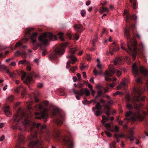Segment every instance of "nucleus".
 I'll return each instance as SVG.
<instances>
[{
	"label": "nucleus",
	"instance_id": "nucleus-52",
	"mask_svg": "<svg viewBox=\"0 0 148 148\" xmlns=\"http://www.w3.org/2000/svg\"><path fill=\"white\" fill-rule=\"evenodd\" d=\"M103 106H104V109H105L107 111H110L108 105H106V106H104L103 105Z\"/></svg>",
	"mask_w": 148,
	"mask_h": 148
},
{
	"label": "nucleus",
	"instance_id": "nucleus-43",
	"mask_svg": "<svg viewBox=\"0 0 148 148\" xmlns=\"http://www.w3.org/2000/svg\"><path fill=\"white\" fill-rule=\"evenodd\" d=\"M116 142L115 141H114L112 142L111 144H110L109 145L110 148H116L115 144Z\"/></svg>",
	"mask_w": 148,
	"mask_h": 148
},
{
	"label": "nucleus",
	"instance_id": "nucleus-19",
	"mask_svg": "<svg viewBox=\"0 0 148 148\" xmlns=\"http://www.w3.org/2000/svg\"><path fill=\"white\" fill-rule=\"evenodd\" d=\"M60 119H56L55 120L54 122L55 123H56L58 125H60L62 124L63 123V121L62 120V116H60Z\"/></svg>",
	"mask_w": 148,
	"mask_h": 148
},
{
	"label": "nucleus",
	"instance_id": "nucleus-56",
	"mask_svg": "<svg viewBox=\"0 0 148 148\" xmlns=\"http://www.w3.org/2000/svg\"><path fill=\"white\" fill-rule=\"evenodd\" d=\"M139 46L143 50H144L145 49V46L142 42H140V43L139 44Z\"/></svg>",
	"mask_w": 148,
	"mask_h": 148
},
{
	"label": "nucleus",
	"instance_id": "nucleus-12",
	"mask_svg": "<svg viewBox=\"0 0 148 148\" xmlns=\"http://www.w3.org/2000/svg\"><path fill=\"white\" fill-rule=\"evenodd\" d=\"M132 70L133 73L134 75L136 76L138 75L139 69L137 66L136 63H134L133 65Z\"/></svg>",
	"mask_w": 148,
	"mask_h": 148
},
{
	"label": "nucleus",
	"instance_id": "nucleus-32",
	"mask_svg": "<svg viewBox=\"0 0 148 148\" xmlns=\"http://www.w3.org/2000/svg\"><path fill=\"white\" fill-rule=\"evenodd\" d=\"M102 118L103 119L101 121V122L103 124H104V123L108 121V117H107L103 116H102Z\"/></svg>",
	"mask_w": 148,
	"mask_h": 148
},
{
	"label": "nucleus",
	"instance_id": "nucleus-62",
	"mask_svg": "<svg viewBox=\"0 0 148 148\" xmlns=\"http://www.w3.org/2000/svg\"><path fill=\"white\" fill-rule=\"evenodd\" d=\"M133 5V7L134 9H135L136 8V3L135 1H134L133 2V3H132Z\"/></svg>",
	"mask_w": 148,
	"mask_h": 148
},
{
	"label": "nucleus",
	"instance_id": "nucleus-64",
	"mask_svg": "<svg viewBox=\"0 0 148 148\" xmlns=\"http://www.w3.org/2000/svg\"><path fill=\"white\" fill-rule=\"evenodd\" d=\"M21 45V43L20 42L18 41L17 42L15 45V47H18L20 46Z\"/></svg>",
	"mask_w": 148,
	"mask_h": 148
},
{
	"label": "nucleus",
	"instance_id": "nucleus-9",
	"mask_svg": "<svg viewBox=\"0 0 148 148\" xmlns=\"http://www.w3.org/2000/svg\"><path fill=\"white\" fill-rule=\"evenodd\" d=\"M64 144L67 145L69 148H73V142L69 139L67 136H65L63 140Z\"/></svg>",
	"mask_w": 148,
	"mask_h": 148
},
{
	"label": "nucleus",
	"instance_id": "nucleus-48",
	"mask_svg": "<svg viewBox=\"0 0 148 148\" xmlns=\"http://www.w3.org/2000/svg\"><path fill=\"white\" fill-rule=\"evenodd\" d=\"M119 127L118 126L116 125L114 127V129H113V130L110 131L111 132L115 131L116 132H118L119 131Z\"/></svg>",
	"mask_w": 148,
	"mask_h": 148
},
{
	"label": "nucleus",
	"instance_id": "nucleus-39",
	"mask_svg": "<svg viewBox=\"0 0 148 148\" xmlns=\"http://www.w3.org/2000/svg\"><path fill=\"white\" fill-rule=\"evenodd\" d=\"M58 35L61 40L62 41L64 40V39L63 38V34L62 33H59Z\"/></svg>",
	"mask_w": 148,
	"mask_h": 148
},
{
	"label": "nucleus",
	"instance_id": "nucleus-49",
	"mask_svg": "<svg viewBox=\"0 0 148 148\" xmlns=\"http://www.w3.org/2000/svg\"><path fill=\"white\" fill-rule=\"evenodd\" d=\"M92 101H93L94 102V104H95V103H96V101L95 100H91L90 102H88L87 100H84V101H83V103H84V102H85L86 103H88V104H90L91 103V102H92Z\"/></svg>",
	"mask_w": 148,
	"mask_h": 148
},
{
	"label": "nucleus",
	"instance_id": "nucleus-63",
	"mask_svg": "<svg viewBox=\"0 0 148 148\" xmlns=\"http://www.w3.org/2000/svg\"><path fill=\"white\" fill-rule=\"evenodd\" d=\"M105 79L106 81L109 82H110L112 80L111 78L106 76L105 77Z\"/></svg>",
	"mask_w": 148,
	"mask_h": 148
},
{
	"label": "nucleus",
	"instance_id": "nucleus-10",
	"mask_svg": "<svg viewBox=\"0 0 148 148\" xmlns=\"http://www.w3.org/2000/svg\"><path fill=\"white\" fill-rule=\"evenodd\" d=\"M32 124L33 127H40V129L38 130V133L40 134H41L42 133V130L45 127V125H41V124L40 123H37L35 122H33Z\"/></svg>",
	"mask_w": 148,
	"mask_h": 148
},
{
	"label": "nucleus",
	"instance_id": "nucleus-61",
	"mask_svg": "<svg viewBox=\"0 0 148 148\" xmlns=\"http://www.w3.org/2000/svg\"><path fill=\"white\" fill-rule=\"evenodd\" d=\"M105 132L107 136L108 137H110L111 136V134L109 132L107 131H105Z\"/></svg>",
	"mask_w": 148,
	"mask_h": 148
},
{
	"label": "nucleus",
	"instance_id": "nucleus-13",
	"mask_svg": "<svg viewBox=\"0 0 148 148\" xmlns=\"http://www.w3.org/2000/svg\"><path fill=\"white\" fill-rule=\"evenodd\" d=\"M4 109L5 114L8 117H10L11 113L10 111V108L8 106H5Z\"/></svg>",
	"mask_w": 148,
	"mask_h": 148
},
{
	"label": "nucleus",
	"instance_id": "nucleus-38",
	"mask_svg": "<svg viewBox=\"0 0 148 148\" xmlns=\"http://www.w3.org/2000/svg\"><path fill=\"white\" fill-rule=\"evenodd\" d=\"M126 106L127 109L129 110H132L133 108L132 105L131 104L128 103H127Z\"/></svg>",
	"mask_w": 148,
	"mask_h": 148
},
{
	"label": "nucleus",
	"instance_id": "nucleus-24",
	"mask_svg": "<svg viewBox=\"0 0 148 148\" xmlns=\"http://www.w3.org/2000/svg\"><path fill=\"white\" fill-rule=\"evenodd\" d=\"M114 64L115 65H116L117 64H119V65L121 64V58L119 57H118L116 58L114 61Z\"/></svg>",
	"mask_w": 148,
	"mask_h": 148
},
{
	"label": "nucleus",
	"instance_id": "nucleus-2",
	"mask_svg": "<svg viewBox=\"0 0 148 148\" xmlns=\"http://www.w3.org/2000/svg\"><path fill=\"white\" fill-rule=\"evenodd\" d=\"M137 42L136 41L134 42L133 43H132L131 41L128 42L127 46L129 48L128 50H126L125 47L123 46L121 47L122 49L125 50L128 53L130 54L133 51L134 52L132 53V56L134 60H135L136 55V51H137Z\"/></svg>",
	"mask_w": 148,
	"mask_h": 148
},
{
	"label": "nucleus",
	"instance_id": "nucleus-22",
	"mask_svg": "<svg viewBox=\"0 0 148 148\" xmlns=\"http://www.w3.org/2000/svg\"><path fill=\"white\" fill-rule=\"evenodd\" d=\"M126 21L127 23H129V19H136V16H130L129 15H127L126 16Z\"/></svg>",
	"mask_w": 148,
	"mask_h": 148
},
{
	"label": "nucleus",
	"instance_id": "nucleus-54",
	"mask_svg": "<svg viewBox=\"0 0 148 148\" xmlns=\"http://www.w3.org/2000/svg\"><path fill=\"white\" fill-rule=\"evenodd\" d=\"M26 61V60H20L18 62V64L19 65L21 64H23Z\"/></svg>",
	"mask_w": 148,
	"mask_h": 148
},
{
	"label": "nucleus",
	"instance_id": "nucleus-60",
	"mask_svg": "<svg viewBox=\"0 0 148 148\" xmlns=\"http://www.w3.org/2000/svg\"><path fill=\"white\" fill-rule=\"evenodd\" d=\"M39 45H40L39 44L34 45L33 47V49H34V50H36L38 48V46H39Z\"/></svg>",
	"mask_w": 148,
	"mask_h": 148
},
{
	"label": "nucleus",
	"instance_id": "nucleus-45",
	"mask_svg": "<svg viewBox=\"0 0 148 148\" xmlns=\"http://www.w3.org/2000/svg\"><path fill=\"white\" fill-rule=\"evenodd\" d=\"M105 75L111 77L112 76V74L109 70V71H106L105 73Z\"/></svg>",
	"mask_w": 148,
	"mask_h": 148
},
{
	"label": "nucleus",
	"instance_id": "nucleus-5",
	"mask_svg": "<svg viewBox=\"0 0 148 148\" xmlns=\"http://www.w3.org/2000/svg\"><path fill=\"white\" fill-rule=\"evenodd\" d=\"M126 116L127 118L125 119V120H126L129 121L131 119L133 120L134 121H136L137 119L140 120L142 118L138 112L136 113H133L131 111H129L126 113Z\"/></svg>",
	"mask_w": 148,
	"mask_h": 148
},
{
	"label": "nucleus",
	"instance_id": "nucleus-27",
	"mask_svg": "<svg viewBox=\"0 0 148 148\" xmlns=\"http://www.w3.org/2000/svg\"><path fill=\"white\" fill-rule=\"evenodd\" d=\"M109 9L107 8H104L103 6L101 7L99 10L100 13L101 14L103 13V12L107 11L108 12Z\"/></svg>",
	"mask_w": 148,
	"mask_h": 148
},
{
	"label": "nucleus",
	"instance_id": "nucleus-37",
	"mask_svg": "<svg viewBox=\"0 0 148 148\" xmlns=\"http://www.w3.org/2000/svg\"><path fill=\"white\" fill-rule=\"evenodd\" d=\"M93 73L95 75H97L98 74L101 75L102 73V71H101L99 72H98L97 70L95 69L93 70Z\"/></svg>",
	"mask_w": 148,
	"mask_h": 148
},
{
	"label": "nucleus",
	"instance_id": "nucleus-55",
	"mask_svg": "<svg viewBox=\"0 0 148 148\" xmlns=\"http://www.w3.org/2000/svg\"><path fill=\"white\" fill-rule=\"evenodd\" d=\"M2 67L3 69L6 71L7 73L9 72V69L6 67V66L4 65H2Z\"/></svg>",
	"mask_w": 148,
	"mask_h": 148
},
{
	"label": "nucleus",
	"instance_id": "nucleus-6",
	"mask_svg": "<svg viewBox=\"0 0 148 148\" xmlns=\"http://www.w3.org/2000/svg\"><path fill=\"white\" fill-rule=\"evenodd\" d=\"M38 108L40 111L41 116H36L35 118L37 119H40L41 118L43 119L45 122L47 121V119L48 117V115L47 113V109L46 108H43L42 105L40 104L38 106Z\"/></svg>",
	"mask_w": 148,
	"mask_h": 148
},
{
	"label": "nucleus",
	"instance_id": "nucleus-18",
	"mask_svg": "<svg viewBox=\"0 0 148 148\" xmlns=\"http://www.w3.org/2000/svg\"><path fill=\"white\" fill-rule=\"evenodd\" d=\"M103 125L105 127H106L107 130L110 131L113 130L110 123H105Z\"/></svg>",
	"mask_w": 148,
	"mask_h": 148
},
{
	"label": "nucleus",
	"instance_id": "nucleus-16",
	"mask_svg": "<svg viewBox=\"0 0 148 148\" xmlns=\"http://www.w3.org/2000/svg\"><path fill=\"white\" fill-rule=\"evenodd\" d=\"M33 43L36 42L37 38V34L36 32L33 33L30 36Z\"/></svg>",
	"mask_w": 148,
	"mask_h": 148
},
{
	"label": "nucleus",
	"instance_id": "nucleus-47",
	"mask_svg": "<svg viewBox=\"0 0 148 148\" xmlns=\"http://www.w3.org/2000/svg\"><path fill=\"white\" fill-rule=\"evenodd\" d=\"M125 98L126 102L127 103H128L130 100V95L129 94L125 96Z\"/></svg>",
	"mask_w": 148,
	"mask_h": 148
},
{
	"label": "nucleus",
	"instance_id": "nucleus-8",
	"mask_svg": "<svg viewBox=\"0 0 148 148\" xmlns=\"http://www.w3.org/2000/svg\"><path fill=\"white\" fill-rule=\"evenodd\" d=\"M67 43H64L62 44L58 47L55 50V53L58 55H62L64 53V49L67 45Z\"/></svg>",
	"mask_w": 148,
	"mask_h": 148
},
{
	"label": "nucleus",
	"instance_id": "nucleus-44",
	"mask_svg": "<svg viewBox=\"0 0 148 148\" xmlns=\"http://www.w3.org/2000/svg\"><path fill=\"white\" fill-rule=\"evenodd\" d=\"M22 123L23 124L25 125L29 124L30 123V122L28 119H25L24 121Z\"/></svg>",
	"mask_w": 148,
	"mask_h": 148
},
{
	"label": "nucleus",
	"instance_id": "nucleus-41",
	"mask_svg": "<svg viewBox=\"0 0 148 148\" xmlns=\"http://www.w3.org/2000/svg\"><path fill=\"white\" fill-rule=\"evenodd\" d=\"M34 133H31V136L29 137V140H32V138H34L36 136V133H35L33 135Z\"/></svg>",
	"mask_w": 148,
	"mask_h": 148
},
{
	"label": "nucleus",
	"instance_id": "nucleus-57",
	"mask_svg": "<svg viewBox=\"0 0 148 148\" xmlns=\"http://www.w3.org/2000/svg\"><path fill=\"white\" fill-rule=\"evenodd\" d=\"M128 138L131 141H133L134 140V138L133 137V136L129 135L128 136Z\"/></svg>",
	"mask_w": 148,
	"mask_h": 148
},
{
	"label": "nucleus",
	"instance_id": "nucleus-58",
	"mask_svg": "<svg viewBox=\"0 0 148 148\" xmlns=\"http://www.w3.org/2000/svg\"><path fill=\"white\" fill-rule=\"evenodd\" d=\"M86 13V10H82L81 12V15L83 16H85Z\"/></svg>",
	"mask_w": 148,
	"mask_h": 148
},
{
	"label": "nucleus",
	"instance_id": "nucleus-21",
	"mask_svg": "<svg viewBox=\"0 0 148 148\" xmlns=\"http://www.w3.org/2000/svg\"><path fill=\"white\" fill-rule=\"evenodd\" d=\"M140 71L141 73L144 75L145 76H146L148 74V72L143 67L140 66Z\"/></svg>",
	"mask_w": 148,
	"mask_h": 148
},
{
	"label": "nucleus",
	"instance_id": "nucleus-36",
	"mask_svg": "<svg viewBox=\"0 0 148 148\" xmlns=\"http://www.w3.org/2000/svg\"><path fill=\"white\" fill-rule=\"evenodd\" d=\"M109 70L112 74L115 73L116 71V70L115 68L112 67H110V66H109Z\"/></svg>",
	"mask_w": 148,
	"mask_h": 148
},
{
	"label": "nucleus",
	"instance_id": "nucleus-4",
	"mask_svg": "<svg viewBox=\"0 0 148 148\" xmlns=\"http://www.w3.org/2000/svg\"><path fill=\"white\" fill-rule=\"evenodd\" d=\"M72 90L77 100H80L81 96L83 95L84 93L86 96H88L90 94L89 91L86 88H82L79 90H76L73 88Z\"/></svg>",
	"mask_w": 148,
	"mask_h": 148
},
{
	"label": "nucleus",
	"instance_id": "nucleus-42",
	"mask_svg": "<svg viewBox=\"0 0 148 148\" xmlns=\"http://www.w3.org/2000/svg\"><path fill=\"white\" fill-rule=\"evenodd\" d=\"M77 66H75L70 67L69 71H71L73 72H74L77 69Z\"/></svg>",
	"mask_w": 148,
	"mask_h": 148
},
{
	"label": "nucleus",
	"instance_id": "nucleus-17",
	"mask_svg": "<svg viewBox=\"0 0 148 148\" xmlns=\"http://www.w3.org/2000/svg\"><path fill=\"white\" fill-rule=\"evenodd\" d=\"M119 47L117 45L115 42H114L112 46L111 49L113 51H116L119 50Z\"/></svg>",
	"mask_w": 148,
	"mask_h": 148
},
{
	"label": "nucleus",
	"instance_id": "nucleus-26",
	"mask_svg": "<svg viewBox=\"0 0 148 148\" xmlns=\"http://www.w3.org/2000/svg\"><path fill=\"white\" fill-rule=\"evenodd\" d=\"M124 33L125 35L127 37V38L129 39V40L130 41H131V40L129 38L130 36L129 31L127 29H125V30Z\"/></svg>",
	"mask_w": 148,
	"mask_h": 148
},
{
	"label": "nucleus",
	"instance_id": "nucleus-29",
	"mask_svg": "<svg viewBox=\"0 0 148 148\" xmlns=\"http://www.w3.org/2000/svg\"><path fill=\"white\" fill-rule=\"evenodd\" d=\"M57 58V55L56 53H51L49 56V58L50 59H55Z\"/></svg>",
	"mask_w": 148,
	"mask_h": 148
},
{
	"label": "nucleus",
	"instance_id": "nucleus-51",
	"mask_svg": "<svg viewBox=\"0 0 148 148\" xmlns=\"http://www.w3.org/2000/svg\"><path fill=\"white\" fill-rule=\"evenodd\" d=\"M21 73L22 75L21 77V79L22 80H23L25 78L26 76V74L25 72L23 71H21Z\"/></svg>",
	"mask_w": 148,
	"mask_h": 148
},
{
	"label": "nucleus",
	"instance_id": "nucleus-50",
	"mask_svg": "<svg viewBox=\"0 0 148 148\" xmlns=\"http://www.w3.org/2000/svg\"><path fill=\"white\" fill-rule=\"evenodd\" d=\"M123 94V93L122 92H121L119 91H117L115 92L113 94L114 95H122Z\"/></svg>",
	"mask_w": 148,
	"mask_h": 148
},
{
	"label": "nucleus",
	"instance_id": "nucleus-1",
	"mask_svg": "<svg viewBox=\"0 0 148 148\" xmlns=\"http://www.w3.org/2000/svg\"><path fill=\"white\" fill-rule=\"evenodd\" d=\"M48 38L51 40H53L54 39H56L57 37L56 35H53L51 32H46L39 36L38 40L43 45H47L48 44Z\"/></svg>",
	"mask_w": 148,
	"mask_h": 148
},
{
	"label": "nucleus",
	"instance_id": "nucleus-28",
	"mask_svg": "<svg viewBox=\"0 0 148 148\" xmlns=\"http://www.w3.org/2000/svg\"><path fill=\"white\" fill-rule=\"evenodd\" d=\"M15 55L16 56H18L20 55L22 57H24L26 55V53L25 52L23 53H21L19 51H17L15 53Z\"/></svg>",
	"mask_w": 148,
	"mask_h": 148
},
{
	"label": "nucleus",
	"instance_id": "nucleus-35",
	"mask_svg": "<svg viewBox=\"0 0 148 148\" xmlns=\"http://www.w3.org/2000/svg\"><path fill=\"white\" fill-rule=\"evenodd\" d=\"M98 40V34L97 33H96L95 35V37L92 40V42L93 44H94V43L95 42L97 41Z\"/></svg>",
	"mask_w": 148,
	"mask_h": 148
},
{
	"label": "nucleus",
	"instance_id": "nucleus-40",
	"mask_svg": "<svg viewBox=\"0 0 148 148\" xmlns=\"http://www.w3.org/2000/svg\"><path fill=\"white\" fill-rule=\"evenodd\" d=\"M18 139L20 142H22L24 140V136L23 135L20 134L18 136Z\"/></svg>",
	"mask_w": 148,
	"mask_h": 148
},
{
	"label": "nucleus",
	"instance_id": "nucleus-33",
	"mask_svg": "<svg viewBox=\"0 0 148 148\" xmlns=\"http://www.w3.org/2000/svg\"><path fill=\"white\" fill-rule=\"evenodd\" d=\"M34 29V27H32L26 30L25 31V34L30 35V32L31 31L33 30Z\"/></svg>",
	"mask_w": 148,
	"mask_h": 148
},
{
	"label": "nucleus",
	"instance_id": "nucleus-15",
	"mask_svg": "<svg viewBox=\"0 0 148 148\" xmlns=\"http://www.w3.org/2000/svg\"><path fill=\"white\" fill-rule=\"evenodd\" d=\"M74 28L76 30L79 32L83 30L82 26L80 25H75L74 26Z\"/></svg>",
	"mask_w": 148,
	"mask_h": 148
},
{
	"label": "nucleus",
	"instance_id": "nucleus-3",
	"mask_svg": "<svg viewBox=\"0 0 148 148\" xmlns=\"http://www.w3.org/2000/svg\"><path fill=\"white\" fill-rule=\"evenodd\" d=\"M77 50L76 48H70L69 51V54L66 56L67 58H69L71 60L69 61L66 63V69H67L70 66V64H74L75 62L77 60L76 58L73 56V54Z\"/></svg>",
	"mask_w": 148,
	"mask_h": 148
},
{
	"label": "nucleus",
	"instance_id": "nucleus-14",
	"mask_svg": "<svg viewBox=\"0 0 148 148\" xmlns=\"http://www.w3.org/2000/svg\"><path fill=\"white\" fill-rule=\"evenodd\" d=\"M33 79L31 75H29L27 76L26 79L25 81L24 82L29 85L31 82H33Z\"/></svg>",
	"mask_w": 148,
	"mask_h": 148
},
{
	"label": "nucleus",
	"instance_id": "nucleus-7",
	"mask_svg": "<svg viewBox=\"0 0 148 148\" xmlns=\"http://www.w3.org/2000/svg\"><path fill=\"white\" fill-rule=\"evenodd\" d=\"M132 91L134 94L136 95L134 98V101L135 102H137L139 101L140 96L143 92L141 88L139 87L134 88Z\"/></svg>",
	"mask_w": 148,
	"mask_h": 148
},
{
	"label": "nucleus",
	"instance_id": "nucleus-30",
	"mask_svg": "<svg viewBox=\"0 0 148 148\" xmlns=\"http://www.w3.org/2000/svg\"><path fill=\"white\" fill-rule=\"evenodd\" d=\"M7 73L11 77H14L16 76V74L14 72H11L9 70V72Z\"/></svg>",
	"mask_w": 148,
	"mask_h": 148
},
{
	"label": "nucleus",
	"instance_id": "nucleus-53",
	"mask_svg": "<svg viewBox=\"0 0 148 148\" xmlns=\"http://www.w3.org/2000/svg\"><path fill=\"white\" fill-rule=\"evenodd\" d=\"M96 66L98 69L99 70H101L102 68V65L101 63H97Z\"/></svg>",
	"mask_w": 148,
	"mask_h": 148
},
{
	"label": "nucleus",
	"instance_id": "nucleus-25",
	"mask_svg": "<svg viewBox=\"0 0 148 148\" xmlns=\"http://www.w3.org/2000/svg\"><path fill=\"white\" fill-rule=\"evenodd\" d=\"M59 112V110L58 108L56 107H54L51 111V114L53 115H55Z\"/></svg>",
	"mask_w": 148,
	"mask_h": 148
},
{
	"label": "nucleus",
	"instance_id": "nucleus-34",
	"mask_svg": "<svg viewBox=\"0 0 148 148\" xmlns=\"http://www.w3.org/2000/svg\"><path fill=\"white\" fill-rule=\"evenodd\" d=\"M128 82V81L127 79L124 78L123 81L121 83V85L123 86H125Z\"/></svg>",
	"mask_w": 148,
	"mask_h": 148
},
{
	"label": "nucleus",
	"instance_id": "nucleus-59",
	"mask_svg": "<svg viewBox=\"0 0 148 148\" xmlns=\"http://www.w3.org/2000/svg\"><path fill=\"white\" fill-rule=\"evenodd\" d=\"M98 95L99 96H100L101 94L102 93V89H99L97 91Z\"/></svg>",
	"mask_w": 148,
	"mask_h": 148
},
{
	"label": "nucleus",
	"instance_id": "nucleus-31",
	"mask_svg": "<svg viewBox=\"0 0 148 148\" xmlns=\"http://www.w3.org/2000/svg\"><path fill=\"white\" fill-rule=\"evenodd\" d=\"M14 99V96L12 95H10L6 99V100L10 102H12Z\"/></svg>",
	"mask_w": 148,
	"mask_h": 148
},
{
	"label": "nucleus",
	"instance_id": "nucleus-46",
	"mask_svg": "<svg viewBox=\"0 0 148 148\" xmlns=\"http://www.w3.org/2000/svg\"><path fill=\"white\" fill-rule=\"evenodd\" d=\"M26 94V89H23V90L22 91L21 93V96L22 97H23Z\"/></svg>",
	"mask_w": 148,
	"mask_h": 148
},
{
	"label": "nucleus",
	"instance_id": "nucleus-20",
	"mask_svg": "<svg viewBox=\"0 0 148 148\" xmlns=\"http://www.w3.org/2000/svg\"><path fill=\"white\" fill-rule=\"evenodd\" d=\"M93 111L95 112V114L97 116H101L102 114V112L100 110L101 109H92Z\"/></svg>",
	"mask_w": 148,
	"mask_h": 148
},
{
	"label": "nucleus",
	"instance_id": "nucleus-11",
	"mask_svg": "<svg viewBox=\"0 0 148 148\" xmlns=\"http://www.w3.org/2000/svg\"><path fill=\"white\" fill-rule=\"evenodd\" d=\"M24 116V114H22L21 117H20L18 113L15 114L13 117L14 123L17 124L20 120H21L22 117Z\"/></svg>",
	"mask_w": 148,
	"mask_h": 148
},
{
	"label": "nucleus",
	"instance_id": "nucleus-23",
	"mask_svg": "<svg viewBox=\"0 0 148 148\" xmlns=\"http://www.w3.org/2000/svg\"><path fill=\"white\" fill-rule=\"evenodd\" d=\"M96 104L95 106V108L93 107L92 109H101L103 106L101 105L100 103L99 102H96Z\"/></svg>",
	"mask_w": 148,
	"mask_h": 148
}]
</instances>
